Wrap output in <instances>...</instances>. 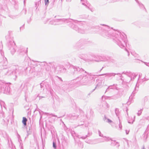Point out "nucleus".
Here are the masks:
<instances>
[{
	"label": "nucleus",
	"instance_id": "obj_4",
	"mask_svg": "<svg viewBox=\"0 0 149 149\" xmlns=\"http://www.w3.org/2000/svg\"><path fill=\"white\" fill-rule=\"evenodd\" d=\"M108 120V121L109 122H111V121L110 120Z\"/></svg>",
	"mask_w": 149,
	"mask_h": 149
},
{
	"label": "nucleus",
	"instance_id": "obj_1",
	"mask_svg": "<svg viewBox=\"0 0 149 149\" xmlns=\"http://www.w3.org/2000/svg\"><path fill=\"white\" fill-rule=\"evenodd\" d=\"M27 120V119L24 117H23L22 118V123L24 124V126H26V122Z\"/></svg>",
	"mask_w": 149,
	"mask_h": 149
},
{
	"label": "nucleus",
	"instance_id": "obj_3",
	"mask_svg": "<svg viewBox=\"0 0 149 149\" xmlns=\"http://www.w3.org/2000/svg\"><path fill=\"white\" fill-rule=\"evenodd\" d=\"M53 146L54 148H56V145L54 142L53 143Z\"/></svg>",
	"mask_w": 149,
	"mask_h": 149
},
{
	"label": "nucleus",
	"instance_id": "obj_2",
	"mask_svg": "<svg viewBox=\"0 0 149 149\" xmlns=\"http://www.w3.org/2000/svg\"><path fill=\"white\" fill-rule=\"evenodd\" d=\"M45 4L49 3V0H45Z\"/></svg>",
	"mask_w": 149,
	"mask_h": 149
}]
</instances>
